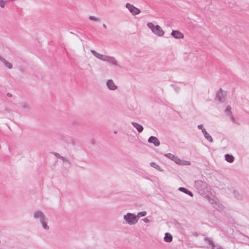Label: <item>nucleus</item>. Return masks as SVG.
<instances>
[{
  "label": "nucleus",
  "mask_w": 249,
  "mask_h": 249,
  "mask_svg": "<svg viewBox=\"0 0 249 249\" xmlns=\"http://www.w3.org/2000/svg\"><path fill=\"white\" fill-rule=\"evenodd\" d=\"M188 195H189V196H193V193L191 191L188 190Z\"/></svg>",
  "instance_id": "obj_33"
},
{
  "label": "nucleus",
  "mask_w": 249,
  "mask_h": 249,
  "mask_svg": "<svg viewBox=\"0 0 249 249\" xmlns=\"http://www.w3.org/2000/svg\"><path fill=\"white\" fill-rule=\"evenodd\" d=\"M123 219L126 223L129 225H133L136 224L138 221V218L135 214L127 213L123 216Z\"/></svg>",
  "instance_id": "obj_5"
},
{
  "label": "nucleus",
  "mask_w": 249,
  "mask_h": 249,
  "mask_svg": "<svg viewBox=\"0 0 249 249\" xmlns=\"http://www.w3.org/2000/svg\"><path fill=\"white\" fill-rule=\"evenodd\" d=\"M150 165L151 166L155 168V169H156L157 170L160 171H163V170L161 169V168L160 167V166L159 165H158V164H157L155 162H151L150 163Z\"/></svg>",
  "instance_id": "obj_20"
},
{
  "label": "nucleus",
  "mask_w": 249,
  "mask_h": 249,
  "mask_svg": "<svg viewBox=\"0 0 249 249\" xmlns=\"http://www.w3.org/2000/svg\"><path fill=\"white\" fill-rule=\"evenodd\" d=\"M197 127L198 129H201L202 130H203V129H205L204 128H203V126L202 124H199L197 125Z\"/></svg>",
  "instance_id": "obj_31"
},
{
  "label": "nucleus",
  "mask_w": 249,
  "mask_h": 249,
  "mask_svg": "<svg viewBox=\"0 0 249 249\" xmlns=\"http://www.w3.org/2000/svg\"><path fill=\"white\" fill-rule=\"evenodd\" d=\"M54 156L57 158H58V159H60V158L61 157V155H60L58 153H54Z\"/></svg>",
  "instance_id": "obj_30"
},
{
  "label": "nucleus",
  "mask_w": 249,
  "mask_h": 249,
  "mask_svg": "<svg viewBox=\"0 0 249 249\" xmlns=\"http://www.w3.org/2000/svg\"><path fill=\"white\" fill-rule=\"evenodd\" d=\"M60 159L63 160L64 162H66L68 163L70 162V160L68 158L61 156Z\"/></svg>",
  "instance_id": "obj_28"
},
{
  "label": "nucleus",
  "mask_w": 249,
  "mask_h": 249,
  "mask_svg": "<svg viewBox=\"0 0 249 249\" xmlns=\"http://www.w3.org/2000/svg\"><path fill=\"white\" fill-rule=\"evenodd\" d=\"M207 199L213 207L218 211L221 212L224 209V206L220 203L218 199L213 195L207 196Z\"/></svg>",
  "instance_id": "obj_3"
},
{
  "label": "nucleus",
  "mask_w": 249,
  "mask_h": 249,
  "mask_svg": "<svg viewBox=\"0 0 249 249\" xmlns=\"http://www.w3.org/2000/svg\"><path fill=\"white\" fill-rule=\"evenodd\" d=\"M8 2V0H0V7L3 8L5 4Z\"/></svg>",
  "instance_id": "obj_24"
},
{
  "label": "nucleus",
  "mask_w": 249,
  "mask_h": 249,
  "mask_svg": "<svg viewBox=\"0 0 249 249\" xmlns=\"http://www.w3.org/2000/svg\"><path fill=\"white\" fill-rule=\"evenodd\" d=\"M225 158L227 161L230 163H232L234 161V157L228 154H227L225 155Z\"/></svg>",
  "instance_id": "obj_19"
},
{
  "label": "nucleus",
  "mask_w": 249,
  "mask_h": 249,
  "mask_svg": "<svg viewBox=\"0 0 249 249\" xmlns=\"http://www.w3.org/2000/svg\"><path fill=\"white\" fill-rule=\"evenodd\" d=\"M131 124L133 125V126L135 128H136V129L137 130V131L139 133H141L143 131V126L142 125H141L140 124H139L137 123H136V122H132Z\"/></svg>",
  "instance_id": "obj_16"
},
{
  "label": "nucleus",
  "mask_w": 249,
  "mask_h": 249,
  "mask_svg": "<svg viewBox=\"0 0 249 249\" xmlns=\"http://www.w3.org/2000/svg\"><path fill=\"white\" fill-rule=\"evenodd\" d=\"M190 164L189 161H188V165H189Z\"/></svg>",
  "instance_id": "obj_37"
},
{
  "label": "nucleus",
  "mask_w": 249,
  "mask_h": 249,
  "mask_svg": "<svg viewBox=\"0 0 249 249\" xmlns=\"http://www.w3.org/2000/svg\"><path fill=\"white\" fill-rule=\"evenodd\" d=\"M89 19L91 20H92L95 22H99L100 21V19L99 18H98L95 16H89Z\"/></svg>",
  "instance_id": "obj_22"
},
{
  "label": "nucleus",
  "mask_w": 249,
  "mask_h": 249,
  "mask_svg": "<svg viewBox=\"0 0 249 249\" xmlns=\"http://www.w3.org/2000/svg\"><path fill=\"white\" fill-rule=\"evenodd\" d=\"M172 235L170 233L166 232L165 234V236L164 237V241L165 242L170 243L172 241Z\"/></svg>",
  "instance_id": "obj_18"
},
{
  "label": "nucleus",
  "mask_w": 249,
  "mask_h": 249,
  "mask_svg": "<svg viewBox=\"0 0 249 249\" xmlns=\"http://www.w3.org/2000/svg\"><path fill=\"white\" fill-rule=\"evenodd\" d=\"M204 241L206 242L207 244L211 247L214 244L213 242L210 238L208 237H206L204 238Z\"/></svg>",
  "instance_id": "obj_21"
},
{
  "label": "nucleus",
  "mask_w": 249,
  "mask_h": 249,
  "mask_svg": "<svg viewBox=\"0 0 249 249\" xmlns=\"http://www.w3.org/2000/svg\"><path fill=\"white\" fill-rule=\"evenodd\" d=\"M178 190L181 192H182L185 194H187V189L183 187H179L178 189Z\"/></svg>",
  "instance_id": "obj_29"
},
{
  "label": "nucleus",
  "mask_w": 249,
  "mask_h": 249,
  "mask_svg": "<svg viewBox=\"0 0 249 249\" xmlns=\"http://www.w3.org/2000/svg\"><path fill=\"white\" fill-rule=\"evenodd\" d=\"M226 95V92H224L221 88H220L216 94L215 99L219 102H224L225 101Z\"/></svg>",
  "instance_id": "obj_8"
},
{
  "label": "nucleus",
  "mask_w": 249,
  "mask_h": 249,
  "mask_svg": "<svg viewBox=\"0 0 249 249\" xmlns=\"http://www.w3.org/2000/svg\"><path fill=\"white\" fill-rule=\"evenodd\" d=\"M143 220L145 223H148L150 221V220L147 218H144Z\"/></svg>",
  "instance_id": "obj_32"
},
{
  "label": "nucleus",
  "mask_w": 249,
  "mask_h": 249,
  "mask_svg": "<svg viewBox=\"0 0 249 249\" xmlns=\"http://www.w3.org/2000/svg\"><path fill=\"white\" fill-rule=\"evenodd\" d=\"M146 213H147L145 211L139 212L138 213L137 216H139V217L144 216L146 215Z\"/></svg>",
  "instance_id": "obj_27"
},
{
  "label": "nucleus",
  "mask_w": 249,
  "mask_h": 249,
  "mask_svg": "<svg viewBox=\"0 0 249 249\" xmlns=\"http://www.w3.org/2000/svg\"><path fill=\"white\" fill-rule=\"evenodd\" d=\"M212 249H224L218 245H215L214 244L211 247Z\"/></svg>",
  "instance_id": "obj_26"
},
{
  "label": "nucleus",
  "mask_w": 249,
  "mask_h": 249,
  "mask_svg": "<svg viewBox=\"0 0 249 249\" xmlns=\"http://www.w3.org/2000/svg\"><path fill=\"white\" fill-rule=\"evenodd\" d=\"M0 61L3 63L4 67L7 69L9 70L13 69V64L8 60H6L5 58L0 56Z\"/></svg>",
  "instance_id": "obj_10"
},
{
  "label": "nucleus",
  "mask_w": 249,
  "mask_h": 249,
  "mask_svg": "<svg viewBox=\"0 0 249 249\" xmlns=\"http://www.w3.org/2000/svg\"><path fill=\"white\" fill-rule=\"evenodd\" d=\"M192 235L193 236L197 237L198 235V234L197 232H192Z\"/></svg>",
  "instance_id": "obj_34"
},
{
  "label": "nucleus",
  "mask_w": 249,
  "mask_h": 249,
  "mask_svg": "<svg viewBox=\"0 0 249 249\" xmlns=\"http://www.w3.org/2000/svg\"><path fill=\"white\" fill-rule=\"evenodd\" d=\"M90 52L95 57L102 61L108 62L116 66H118L117 60L113 56L102 54L92 50H90Z\"/></svg>",
  "instance_id": "obj_2"
},
{
  "label": "nucleus",
  "mask_w": 249,
  "mask_h": 249,
  "mask_svg": "<svg viewBox=\"0 0 249 249\" xmlns=\"http://www.w3.org/2000/svg\"><path fill=\"white\" fill-rule=\"evenodd\" d=\"M165 156L173 160H174L175 159V158L176 157L175 155L171 153L165 154Z\"/></svg>",
  "instance_id": "obj_23"
},
{
  "label": "nucleus",
  "mask_w": 249,
  "mask_h": 249,
  "mask_svg": "<svg viewBox=\"0 0 249 249\" xmlns=\"http://www.w3.org/2000/svg\"><path fill=\"white\" fill-rule=\"evenodd\" d=\"M125 7L133 15H137L141 13V10L130 3H127Z\"/></svg>",
  "instance_id": "obj_7"
},
{
  "label": "nucleus",
  "mask_w": 249,
  "mask_h": 249,
  "mask_svg": "<svg viewBox=\"0 0 249 249\" xmlns=\"http://www.w3.org/2000/svg\"><path fill=\"white\" fill-rule=\"evenodd\" d=\"M42 229L45 231H48L50 230V226L49 224V219L48 217L45 218L43 221L39 222Z\"/></svg>",
  "instance_id": "obj_11"
},
{
  "label": "nucleus",
  "mask_w": 249,
  "mask_h": 249,
  "mask_svg": "<svg viewBox=\"0 0 249 249\" xmlns=\"http://www.w3.org/2000/svg\"><path fill=\"white\" fill-rule=\"evenodd\" d=\"M147 26L151 30L153 34L158 36H162L164 34V32L162 29L158 25H155L152 22H148L147 24Z\"/></svg>",
  "instance_id": "obj_4"
},
{
  "label": "nucleus",
  "mask_w": 249,
  "mask_h": 249,
  "mask_svg": "<svg viewBox=\"0 0 249 249\" xmlns=\"http://www.w3.org/2000/svg\"><path fill=\"white\" fill-rule=\"evenodd\" d=\"M172 36L176 38H182L184 36L183 34L178 31L173 30L171 33Z\"/></svg>",
  "instance_id": "obj_14"
},
{
  "label": "nucleus",
  "mask_w": 249,
  "mask_h": 249,
  "mask_svg": "<svg viewBox=\"0 0 249 249\" xmlns=\"http://www.w3.org/2000/svg\"><path fill=\"white\" fill-rule=\"evenodd\" d=\"M7 96H9V97H11V94L10 93H8L7 94Z\"/></svg>",
  "instance_id": "obj_36"
},
{
  "label": "nucleus",
  "mask_w": 249,
  "mask_h": 249,
  "mask_svg": "<svg viewBox=\"0 0 249 249\" xmlns=\"http://www.w3.org/2000/svg\"><path fill=\"white\" fill-rule=\"evenodd\" d=\"M203 135L205 138L208 140L209 142H213V139L211 136L207 132L205 129H203L202 132Z\"/></svg>",
  "instance_id": "obj_15"
},
{
  "label": "nucleus",
  "mask_w": 249,
  "mask_h": 249,
  "mask_svg": "<svg viewBox=\"0 0 249 249\" xmlns=\"http://www.w3.org/2000/svg\"><path fill=\"white\" fill-rule=\"evenodd\" d=\"M231 106H227L226 108L225 111V113H226L227 115L230 116L231 121L233 123H235V119H234V117L232 115V113H231Z\"/></svg>",
  "instance_id": "obj_13"
},
{
  "label": "nucleus",
  "mask_w": 249,
  "mask_h": 249,
  "mask_svg": "<svg viewBox=\"0 0 249 249\" xmlns=\"http://www.w3.org/2000/svg\"><path fill=\"white\" fill-rule=\"evenodd\" d=\"M195 185L198 193L207 199V196H211L213 194L211 187L205 181L197 180L195 182Z\"/></svg>",
  "instance_id": "obj_1"
},
{
  "label": "nucleus",
  "mask_w": 249,
  "mask_h": 249,
  "mask_svg": "<svg viewBox=\"0 0 249 249\" xmlns=\"http://www.w3.org/2000/svg\"><path fill=\"white\" fill-rule=\"evenodd\" d=\"M33 217L34 219L39 220V222L47 217L45 214L39 210H36L34 212Z\"/></svg>",
  "instance_id": "obj_6"
},
{
  "label": "nucleus",
  "mask_w": 249,
  "mask_h": 249,
  "mask_svg": "<svg viewBox=\"0 0 249 249\" xmlns=\"http://www.w3.org/2000/svg\"><path fill=\"white\" fill-rule=\"evenodd\" d=\"M115 134L117 133V132L116 131H114V132Z\"/></svg>",
  "instance_id": "obj_38"
},
{
  "label": "nucleus",
  "mask_w": 249,
  "mask_h": 249,
  "mask_svg": "<svg viewBox=\"0 0 249 249\" xmlns=\"http://www.w3.org/2000/svg\"><path fill=\"white\" fill-rule=\"evenodd\" d=\"M19 107L22 110H28L30 109L29 104L25 102H21L20 104Z\"/></svg>",
  "instance_id": "obj_17"
},
{
  "label": "nucleus",
  "mask_w": 249,
  "mask_h": 249,
  "mask_svg": "<svg viewBox=\"0 0 249 249\" xmlns=\"http://www.w3.org/2000/svg\"><path fill=\"white\" fill-rule=\"evenodd\" d=\"M106 86L110 90L115 91L118 89V87L112 79H108L106 81Z\"/></svg>",
  "instance_id": "obj_9"
},
{
  "label": "nucleus",
  "mask_w": 249,
  "mask_h": 249,
  "mask_svg": "<svg viewBox=\"0 0 249 249\" xmlns=\"http://www.w3.org/2000/svg\"><path fill=\"white\" fill-rule=\"evenodd\" d=\"M103 27H104V28H105V29H106V28H107V26H106V24H103Z\"/></svg>",
  "instance_id": "obj_35"
},
{
  "label": "nucleus",
  "mask_w": 249,
  "mask_h": 249,
  "mask_svg": "<svg viewBox=\"0 0 249 249\" xmlns=\"http://www.w3.org/2000/svg\"><path fill=\"white\" fill-rule=\"evenodd\" d=\"M174 161L176 163L178 164H182L183 163V162L181 161L180 159H178L177 157L175 158V159L174 160Z\"/></svg>",
  "instance_id": "obj_25"
},
{
  "label": "nucleus",
  "mask_w": 249,
  "mask_h": 249,
  "mask_svg": "<svg viewBox=\"0 0 249 249\" xmlns=\"http://www.w3.org/2000/svg\"><path fill=\"white\" fill-rule=\"evenodd\" d=\"M148 142L153 143L155 146H159L160 144L159 140L154 136L150 137L148 140Z\"/></svg>",
  "instance_id": "obj_12"
}]
</instances>
